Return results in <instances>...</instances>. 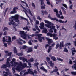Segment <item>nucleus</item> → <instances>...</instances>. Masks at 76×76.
<instances>
[{
	"label": "nucleus",
	"mask_w": 76,
	"mask_h": 76,
	"mask_svg": "<svg viewBox=\"0 0 76 76\" xmlns=\"http://www.w3.org/2000/svg\"><path fill=\"white\" fill-rule=\"evenodd\" d=\"M15 61L16 59L15 58H13L12 60V61H11L10 62V63L12 64L11 65L12 66L16 67V68L14 67L12 68V69L13 71V73H16L15 70H20V66H23L22 63L21 62H20L19 63L16 62H15Z\"/></svg>",
	"instance_id": "obj_1"
},
{
	"label": "nucleus",
	"mask_w": 76,
	"mask_h": 76,
	"mask_svg": "<svg viewBox=\"0 0 76 76\" xmlns=\"http://www.w3.org/2000/svg\"><path fill=\"white\" fill-rule=\"evenodd\" d=\"M19 15H16L15 16H11V20H10V21H11V22L8 23V24L9 25H12V22H13L14 20H15V22H17L18 24H20V22L19 20ZM12 19H13V20H12Z\"/></svg>",
	"instance_id": "obj_2"
},
{
	"label": "nucleus",
	"mask_w": 76,
	"mask_h": 76,
	"mask_svg": "<svg viewBox=\"0 0 76 76\" xmlns=\"http://www.w3.org/2000/svg\"><path fill=\"white\" fill-rule=\"evenodd\" d=\"M45 22L46 23H47L48 24H45V26H46L48 28H50V29L49 30V32L51 33H53V29L51 28V22H50L47 20H45Z\"/></svg>",
	"instance_id": "obj_3"
},
{
	"label": "nucleus",
	"mask_w": 76,
	"mask_h": 76,
	"mask_svg": "<svg viewBox=\"0 0 76 76\" xmlns=\"http://www.w3.org/2000/svg\"><path fill=\"white\" fill-rule=\"evenodd\" d=\"M60 49H62V47H64V45H63V42H60V45L58 43L56 44V47H55L56 49H57L59 47Z\"/></svg>",
	"instance_id": "obj_4"
},
{
	"label": "nucleus",
	"mask_w": 76,
	"mask_h": 76,
	"mask_svg": "<svg viewBox=\"0 0 76 76\" xmlns=\"http://www.w3.org/2000/svg\"><path fill=\"white\" fill-rule=\"evenodd\" d=\"M20 34L21 35V37L23 38V39H26V34L23 31H21L20 32Z\"/></svg>",
	"instance_id": "obj_5"
},
{
	"label": "nucleus",
	"mask_w": 76,
	"mask_h": 76,
	"mask_svg": "<svg viewBox=\"0 0 76 76\" xmlns=\"http://www.w3.org/2000/svg\"><path fill=\"white\" fill-rule=\"evenodd\" d=\"M28 72H26L25 73V75H28V74H30V75H32V74H34V72L32 71V69H28Z\"/></svg>",
	"instance_id": "obj_6"
},
{
	"label": "nucleus",
	"mask_w": 76,
	"mask_h": 76,
	"mask_svg": "<svg viewBox=\"0 0 76 76\" xmlns=\"http://www.w3.org/2000/svg\"><path fill=\"white\" fill-rule=\"evenodd\" d=\"M16 10H18V8L17 7H14L13 8V11H11L10 12V14H15V13H16L17 12Z\"/></svg>",
	"instance_id": "obj_7"
},
{
	"label": "nucleus",
	"mask_w": 76,
	"mask_h": 76,
	"mask_svg": "<svg viewBox=\"0 0 76 76\" xmlns=\"http://www.w3.org/2000/svg\"><path fill=\"white\" fill-rule=\"evenodd\" d=\"M19 40H17V44H19L20 45H22V42H20V41H23V43L24 44H25V43H26V42H25V41H23V40H22V39H21L19 38Z\"/></svg>",
	"instance_id": "obj_8"
},
{
	"label": "nucleus",
	"mask_w": 76,
	"mask_h": 76,
	"mask_svg": "<svg viewBox=\"0 0 76 76\" xmlns=\"http://www.w3.org/2000/svg\"><path fill=\"white\" fill-rule=\"evenodd\" d=\"M42 34H38L37 35V37H38V40L40 42H42V37L41 36H42Z\"/></svg>",
	"instance_id": "obj_9"
},
{
	"label": "nucleus",
	"mask_w": 76,
	"mask_h": 76,
	"mask_svg": "<svg viewBox=\"0 0 76 76\" xmlns=\"http://www.w3.org/2000/svg\"><path fill=\"white\" fill-rule=\"evenodd\" d=\"M6 64H3L1 67V68L5 69V68H6V67H10V65H9L8 64H7V63H6Z\"/></svg>",
	"instance_id": "obj_10"
},
{
	"label": "nucleus",
	"mask_w": 76,
	"mask_h": 76,
	"mask_svg": "<svg viewBox=\"0 0 76 76\" xmlns=\"http://www.w3.org/2000/svg\"><path fill=\"white\" fill-rule=\"evenodd\" d=\"M40 1H41V9L43 10L45 9V6H43L44 4V0H40Z\"/></svg>",
	"instance_id": "obj_11"
},
{
	"label": "nucleus",
	"mask_w": 76,
	"mask_h": 76,
	"mask_svg": "<svg viewBox=\"0 0 76 76\" xmlns=\"http://www.w3.org/2000/svg\"><path fill=\"white\" fill-rule=\"evenodd\" d=\"M46 39L47 41H48V44H51V43H53V41L51 40V39H49L48 38H47Z\"/></svg>",
	"instance_id": "obj_12"
},
{
	"label": "nucleus",
	"mask_w": 76,
	"mask_h": 76,
	"mask_svg": "<svg viewBox=\"0 0 76 76\" xmlns=\"http://www.w3.org/2000/svg\"><path fill=\"white\" fill-rule=\"evenodd\" d=\"M20 60H22L23 61H26V62H28V60L27 59L25 58L22 57L20 56L19 57Z\"/></svg>",
	"instance_id": "obj_13"
},
{
	"label": "nucleus",
	"mask_w": 76,
	"mask_h": 76,
	"mask_svg": "<svg viewBox=\"0 0 76 76\" xmlns=\"http://www.w3.org/2000/svg\"><path fill=\"white\" fill-rule=\"evenodd\" d=\"M53 39H55V40H57V39H58V37H57V34H56L54 33L53 34Z\"/></svg>",
	"instance_id": "obj_14"
},
{
	"label": "nucleus",
	"mask_w": 76,
	"mask_h": 76,
	"mask_svg": "<svg viewBox=\"0 0 76 76\" xmlns=\"http://www.w3.org/2000/svg\"><path fill=\"white\" fill-rule=\"evenodd\" d=\"M74 63H75V64H74L73 66H72V69H74L75 70H76V61H73Z\"/></svg>",
	"instance_id": "obj_15"
},
{
	"label": "nucleus",
	"mask_w": 76,
	"mask_h": 76,
	"mask_svg": "<svg viewBox=\"0 0 76 76\" xmlns=\"http://www.w3.org/2000/svg\"><path fill=\"white\" fill-rule=\"evenodd\" d=\"M10 61V58H7V62H6V63H7V64H9V65L11 66V64H10V63H9V61Z\"/></svg>",
	"instance_id": "obj_16"
},
{
	"label": "nucleus",
	"mask_w": 76,
	"mask_h": 76,
	"mask_svg": "<svg viewBox=\"0 0 76 76\" xmlns=\"http://www.w3.org/2000/svg\"><path fill=\"white\" fill-rule=\"evenodd\" d=\"M40 25L41 26L40 27L41 29H42L44 28V23L43 22H42L40 23Z\"/></svg>",
	"instance_id": "obj_17"
},
{
	"label": "nucleus",
	"mask_w": 76,
	"mask_h": 76,
	"mask_svg": "<svg viewBox=\"0 0 76 76\" xmlns=\"http://www.w3.org/2000/svg\"><path fill=\"white\" fill-rule=\"evenodd\" d=\"M43 30L42 31V33H45V34H47V30L46 28H44Z\"/></svg>",
	"instance_id": "obj_18"
},
{
	"label": "nucleus",
	"mask_w": 76,
	"mask_h": 76,
	"mask_svg": "<svg viewBox=\"0 0 76 76\" xmlns=\"http://www.w3.org/2000/svg\"><path fill=\"white\" fill-rule=\"evenodd\" d=\"M75 48H73L72 50V55L73 56L75 54L74 53L75 52L76 53V50H75Z\"/></svg>",
	"instance_id": "obj_19"
},
{
	"label": "nucleus",
	"mask_w": 76,
	"mask_h": 76,
	"mask_svg": "<svg viewBox=\"0 0 76 76\" xmlns=\"http://www.w3.org/2000/svg\"><path fill=\"white\" fill-rule=\"evenodd\" d=\"M47 36L50 37H53V34L52 33H48L47 34Z\"/></svg>",
	"instance_id": "obj_20"
},
{
	"label": "nucleus",
	"mask_w": 76,
	"mask_h": 76,
	"mask_svg": "<svg viewBox=\"0 0 76 76\" xmlns=\"http://www.w3.org/2000/svg\"><path fill=\"white\" fill-rule=\"evenodd\" d=\"M40 68L42 70H43V71H45V72L46 73H47V70L46 69H45L44 68V67L42 66Z\"/></svg>",
	"instance_id": "obj_21"
},
{
	"label": "nucleus",
	"mask_w": 76,
	"mask_h": 76,
	"mask_svg": "<svg viewBox=\"0 0 76 76\" xmlns=\"http://www.w3.org/2000/svg\"><path fill=\"white\" fill-rule=\"evenodd\" d=\"M52 46H49V48L48 50V53H50V51H51V49H52Z\"/></svg>",
	"instance_id": "obj_22"
},
{
	"label": "nucleus",
	"mask_w": 76,
	"mask_h": 76,
	"mask_svg": "<svg viewBox=\"0 0 76 76\" xmlns=\"http://www.w3.org/2000/svg\"><path fill=\"white\" fill-rule=\"evenodd\" d=\"M23 28V30H27L28 31H29V28H28V26H26V27Z\"/></svg>",
	"instance_id": "obj_23"
},
{
	"label": "nucleus",
	"mask_w": 76,
	"mask_h": 76,
	"mask_svg": "<svg viewBox=\"0 0 76 76\" xmlns=\"http://www.w3.org/2000/svg\"><path fill=\"white\" fill-rule=\"evenodd\" d=\"M51 19L52 20H56V22H58V19L56 18H51Z\"/></svg>",
	"instance_id": "obj_24"
},
{
	"label": "nucleus",
	"mask_w": 76,
	"mask_h": 76,
	"mask_svg": "<svg viewBox=\"0 0 76 76\" xmlns=\"http://www.w3.org/2000/svg\"><path fill=\"white\" fill-rule=\"evenodd\" d=\"M14 53L17 54V49L15 47H14Z\"/></svg>",
	"instance_id": "obj_25"
},
{
	"label": "nucleus",
	"mask_w": 76,
	"mask_h": 76,
	"mask_svg": "<svg viewBox=\"0 0 76 76\" xmlns=\"http://www.w3.org/2000/svg\"><path fill=\"white\" fill-rule=\"evenodd\" d=\"M32 51V49L31 48H30L28 49V51H27V53H31Z\"/></svg>",
	"instance_id": "obj_26"
},
{
	"label": "nucleus",
	"mask_w": 76,
	"mask_h": 76,
	"mask_svg": "<svg viewBox=\"0 0 76 76\" xmlns=\"http://www.w3.org/2000/svg\"><path fill=\"white\" fill-rule=\"evenodd\" d=\"M51 59L54 61H56L57 60L56 58L54 56H52L51 57Z\"/></svg>",
	"instance_id": "obj_27"
},
{
	"label": "nucleus",
	"mask_w": 76,
	"mask_h": 76,
	"mask_svg": "<svg viewBox=\"0 0 76 76\" xmlns=\"http://www.w3.org/2000/svg\"><path fill=\"white\" fill-rule=\"evenodd\" d=\"M12 24L13 26H15V27H16L17 26H19L18 24H16V23H15V22H13L12 23Z\"/></svg>",
	"instance_id": "obj_28"
},
{
	"label": "nucleus",
	"mask_w": 76,
	"mask_h": 76,
	"mask_svg": "<svg viewBox=\"0 0 76 76\" xmlns=\"http://www.w3.org/2000/svg\"><path fill=\"white\" fill-rule=\"evenodd\" d=\"M8 41H7V42H11L12 41L11 40V38L10 36H8Z\"/></svg>",
	"instance_id": "obj_29"
},
{
	"label": "nucleus",
	"mask_w": 76,
	"mask_h": 76,
	"mask_svg": "<svg viewBox=\"0 0 76 76\" xmlns=\"http://www.w3.org/2000/svg\"><path fill=\"white\" fill-rule=\"evenodd\" d=\"M31 5L32 6V7L33 9H35V5L34 4V3L32 2L31 4Z\"/></svg>",
	"instance_id": "obj_30"
},
{
	"label": "nucleus",
	"mask_w": 76,
	"mask_h": 76,
	"mask_svg": "<svg viewBox=\"0 0 76 76\" xmlns=\"http://www.w3.org/2000/svg\"><path fill=\"white\" fill-rule=\"evenodd\" d=\"M39 65V63L38 62L35 63L34 64V67H36V66H37Z\"/></svg>",
	"instance_id": "obj_31"
},
{
	"label": "nucleus",
	"mask_w": 76,
	"mask_h": 76,
	"mask_svg": "<svg viewBox=\"0 0 76 76\" xmlns=\"http://www.w3.org/2000/svg\"><path fill=\"white\" fill-rule=\"evenodd\" d=\"M3 73H5V74H4V76H8V72H5V71H3Z\"/></svg>",
	"instance_id": "obj_32"
},
{
	"label": "nucleus",
	"mask_w": 76,
	"mask_h": 76,
	"mask_svg": "<svg viewBox=\"0 0 76 76\" xmlns=\"http://www.w3.org/2000/svg\"><path fill=\"white\" fill-rule=\"evenodd\" d=\"M35 28L38 31H39V32H40V31H41V30H40V29H39V28H38V26L37 25L35 26Z\"/></svg>",
	"instance_id": "obj_33"
},
{
	"label": "nucleus",
	"mask_w": 76,
	"mask_h": 76,
	"mask_svg": "<svg viewBox=\"0 0 76 76\" xmlns=\"http://www.w3.org/2000/svg\"><path fill=\"white\" fill-rule=\"evenodd\" d=\"M49 64L50 65L51 67H53V66H54V64L52 63V61H50L49 62Z\"/></svg>",
	"instance_id": "obj_34"
},
{
	"label": "nucleus",
	"mask_w": 76,
	"mask_h": 76,
	"mask_svg": "<svg viewBox=\"0 0 76 76\" xmlns=\"http://www.w3.org/2000/svg\"><path fill=\"white\" fill-rule=\"evenodd\" d=\"M5 30H7V31H8V28L7 27H4V29L3 30V31H5Z\"/></svg>",
	"instance_id": "obj_35"
},
{
	"label": "nucleus",
	"mask_w": 76,
	"mask_h": 76,
	"mask_svg": "<svg viewBox=\"0 0 76 76\" xmlns=\"http://www.w3.org/2000/svg\"><path fill=\"white\" fill-rule=\"evenodd\" d=\"M34 58H31L30 60H29V61L30 62H33V61H34Z\"/></svg>",
	"instance_id": "obj_36"
},
{
	"label": "nucleus",
	"mask_w": 76,
	"mask_h": 76,
	"mask_svg": "<svg viewBox=\"0 0 76 76\" xmlns=\"http://www.w3.org/2000/svg\"><path fill=\"white\" fill-rule=\"evenodd\" d=\"M62 6H64V7L65 8H66V9H67V6L66 4H62Z\"/></svg>",
	"instance_id": "obj_37"
},
{
	"label": "nucleus",
	"mask_w": 76,
	"mask_h": 76,
	"mask_svg": "<svg viewBox=\"0 0 76 76\" xmlns=\"http://www.w3.org/2000/svg\"><path fill=\"white\" fill-rule=\"evenodd\" d=\"M42 13H43V15H44V14H45V15H46L47 14V11H45L44 12V11H42Z\"/></svg>",
	"instance_id": "obj_38"
},
{
	"label": "nucleus",
	"mask_w": 76,
	"mask_h": 76,
	"mask_svg": "<svg viewBox=\"0 0 76 76\" xmlns=\"http://www.w3.org/2000/svg\"><path fill=\"white\" fill-rule=\"evenodd\" d=\"M28 13H29V14H30V15H31V16H33V15H32V14L31 12V10H29Z\"/></svg>",
	"instance_id": "obj_39"
},
{
	"label": "nucleus",
	"mask_w": 76,
	"mask_h": 76,
	"mask_svg": "<svg viewBox=\"0 0 76 76\" xmlns=\"http://www.w3.org/2000/svg\"><path fill=\"white\" fill-rule=\"evenodd\" d=\"M64 52L67 53L68 52V50L67 49V48H64Z\"/></svg>",
	"instance_id": "obj_40"
},
{
	"label": "nucleus",
	"mask_w": 76,
	"mask_h": 76,
	"mask_svg": "<svg viewBox=\"0 0 76 76\" xmlns=\"http://www.w3.org/2000/svg\"><path fill=\"white\" fill-rule=\"evenodd\" d=\"M56 16H57V18H59L60 16V14H58V13H56Z\"/></svg>",
	"instance_id": "obj_41"
},
{
	"label": "nucleus",
	"mask_w": 76,
	"mask_h": 76,
	"mask_svg": "<svg viewBox=\"0 0 76 76\" xmlns=\"http://www.w3.org/2000/svg\"><path fill=\"white\" fill-rule=\"evenodd\" d=\"M54 11L55 13H58V10H57V9H55L54 10Z\"/></svg>",
	"instance_id": "obj_42"
},
{
	"label": "nucleus",
	"mask_w": 76,
	"mask_h": 76,
	"mask_svg": "<svg viewBox=\"0 0 76 76\" xmlns=\"http://www.w3.org/2000/svg\"><path fill=\"white\" fill-rule=\"evenodd\" d=\"M71 74L72 75H76V72H71Z\"/></svg>",
	"instance_id": "obj_43"
},
{
	"label": "nucleus",
	"mask_w": 76,
	"mask_h": 76,
	"mask_svg": "<svg viewBox=\"0 0 76 76\" xmlns=\"http://www.w3.org/2000/svg\"><path fill=\"white\" fill-rule=\"evenodd\" d=\"M37 19H39V20H42V19L41 18H40V16H38L37 17Z\"/></svg>",
	"instance_id": "obj_44"
},
{
	"label": "nucleus",
	"mask_w": 76,
	"mask_h": 76,
	"mask_svg": "<svg viewBox=\"0 0 76 76\" xmlns=\"http://www.w3.org/2000/svg\"><path fill=\"white\" fill-rule=\"evenodd\" d=\"M21 19H23L24 20H28L24 17H21Z\"/></svg>",
	"instance_id": "obj_45"
},
{
	"label": "nucleus",
	"mask_w": 76,
	"mask_h": 76,
	"mask_svg": "<svg viewBox=\"0 0 76 76\" xmlns=\"http://www.w3.org/2000/svg\"><path fill=\"white\" fill-rule=\"evenodd\" d=\"M57 59L58 60H59V61H63V59H60V58H57Z\"/></svg>",
	"instance_id": "obj_46"
},
{
	"label": "nucleus",
	"mask_w": 76,
	"mask_h": 76,
	"mask_svg": "<svg viewBox=\"0 0 76 76\" xmlns=\"http://www.w3.org/2000/svg\"><path fill=\"white\" fill-rule=\"evenodd\" d=\"M27 47L26 45H24L23 46V49H26V48Z\"/></svg>",
	"instance_id": "obj_47"
},
{
	"label": "nucleus",
	"mask_w": 76,
	"mask_h": 76,
	"mask_svg": "<svg viewBox=\"0 0 76 76\" xmlns=\"http://www.w3.org/2000/svg\"><path fill=\"white\" fill-rule=\"evenodd\" d=\"M16 36H14L12 38V40L13 41V40L14 39H16Z\"/></svg>",
	"instance_id": "obj_48"
},
{
	"label": "nucleus",
	"mask_w": 76,
	"mask_h": 76,
	"mask_svg": "<svg viewBox=\"0 0 76 76\" xmlns=\"http://www.w3.org/2000/svg\"><path fill=\"white\" fill-rule=\"evenodd\" d=\"M3 43H4V42H5V41H6V40H5V37H3Z\"/></svg>",
	"instance_id": "obj_49"
},
{
	"label": "nucleus",
	"mask_w": 76,
	"mask_h": 76,
	"mask_svg": "<svg viewBox=\"0 0 76 76\" xmlns=\"http://www.w3.org/2000/svg\"><path fill=\"white\" fill-rule=\"evenodd\" d=\"M37 35H38V34H32V35L31 36L32 37H34V36H35V37H37L38 36Z\"/></svg>",
	"instance_id": "obj_50"
},
{
	"label": "nucleus",
	"mask_w": 76,
	"mask_h": 76,
	"mask_svg": "<svg viewBox=\"0 0 76 76\" xmlns=\"http://www.w3.org/2000/svg\"><path fill=\"white\" fill-rule=\"evenodd\" d=\"M4 46L5 47L7 48V43H4Z\"/></svg>",
	"instance_id": "obj_51"
},
{
	"label": "nucleus",
	"mask_w": 76,
	"mask_h": 76,
	"mask_svg": "<svg viewBox=\"0 0 76 76\" xmlns=\"http://www.w3.org/2000/svg\"><path fill=\"white\" fill-rule=\"evenodd\" d=\"M12 53L11 52L9 53L8 54V56H11Z\"/></svg>",
	"instance_id": "obj_52"
},
{
	"label": "nucleus",
	"mask_w": 76,
	"mask_h": 76,
	"mask_svg": "<svg viewBox=\"0 0 76 76\" xmlns=\"http://www.w3.org/2000/svg\"><path fill=\"white\" fill-rule=\"evenodd\" d=\"M47 4L48 5H50L51 4V3L49 1H47Z\"/></svg>",
	"instance_id": "obj_53"
},
{
	"label": "nucleus",
	"mask_w": 76,
	"mask_h": 76,
	"mask_svg": "<svg viewBox=\"0 0 76 76\" xmlns=\"http://www.w3.org/2000/svg\"><path fill=\"white\" fill-rule=\"evenodd\" d=\"M69 8L70 9H71V10H72L73 9V5H71L70 6Z\"/></svg>",
	"instance_id": "obj_54"
},
{
	"label": "nucleus",
	"mask_w": 76,
	"mask_h": 76,
	"mask_svg": "<svg viewBox=\"0 0 76 76\" xmlns=\"http://www.w3.org/2000/svg\"><path fill=\"white\" fill-rule=\"evenodd\" d=\"M46 60L48 61H50V58L48 57H46Z\"/></svg>",
	"instance_id": "obj_55"
},
{
	"label": "nucleus",
	"mask_w": 76,
	"mask_h": 76,
	"mask_svg": "<svg viewBox=\"0 0 76 76\" xmlns=\"http://www.w3.org/2000/svg\"><path fill=\"white\" fill-rule=\"evenodd\" d=\"M28 44H29V45H31L32 44V42H31V40H30L28 42Z\"/></svg>",
	"instance_id": "obj_56"
},
{
	"label": "nucleus",
	"mask_w": 76,
	"mask_h": 76,
	"mask_svg": "<svg viewBox=\"0 0 76 76\" xmlns=\"http://www.w3.org/2000/svg\"><path fill=\"white\" fill-rule=\"evenodd\" d=\"M54 72H57L58 71V69H56L53 70Z\"/></svg>",
	"instance_id": "obj_57"
},
{
	"label": "nucleus",
	"mask_w": 76,
	"mask_h": 76,
	"mask_svg": "<svg viewBox=\"0 0 76 76\" xmlns=\"http://www.w3.org/2000/svg\"><path fill=\"white\" fill-rule=\"evenodd\" d=\"M28 64L30 66V67H32V66H31V63L29 62L28 63Z\"/></svg>",
	"instance_id": "obj_58"
},
{
	"label": "nucleus",
	"mask_w": 76,
	"mask_h": 76,
	"mask_svg": "<svg viewBox=\"0 0 76 76\" xmlns=\"http://www.w3.org/2000/svg\"><path fill=\"white\" fill-rule=\"evenodd\" d=\"M49 46V45L48 44H47L45 46V48L46 49L47 48V47Z\"/></svg>",
	"instance_id": "obj_59"
},
{
	"label": "nucleus",
	"mask_w": 76,
	"mask_h": 76,
	"mask_svg": "<svg viewBox=\"0 0 76 76\" xmlns=\"http://www.w3.org/2000/svg\"><path fill=\"white\" fill-rule=\"evenodd\" d=\"M59 18L60 19H64V17L63 16V15H62L61 17L60 16L59 17Z\"/></svg>",
	"instance_id": "obj_60"
},
{
	"label": "nucleus",
	"mask_w": 76,
	"mask_h": 76,
	"mask_svg": "<svg viewBox=\"0 0 76 76\" xmlns=\"http://www.w3.org/2000/svg\"><path fill=\"white\" fill-rule=\"evenodd\" d=\"M54 30V33H56V32H57V29H56L55 28L54 29H53Z\"/></svg>",
	"instance_id": "obj_61"
},
{
	"label": "nucleus",
	"mask_w": 76,
	"mask_h": 76,
	"mask_svg": "<svg viewBox=\"0 0 76 76\" xmlns=\"http://www.w3.org/2000/svg\"><path fill=\"white\" fill-rule=\"evenodd\" d=\"M51 27L52 29H55V26H52Z\"/></svg>",
	"instance_id": "obj_62"
},
{
	"label": "nucleus",
	"mask_w": 76,
	"mask_h": 76,
	"mask_svg": "<svg viewBox=\"0 0 76 76\" xmlns=\"http://www.w3.org/2000/svg\"><path fill=\"white\" fill-rule=\"evenodd\" d=\"M7 34V32H4L3 34L4 35H6Z\"/></svg>",
	"instance_id": "obj_63"
},
{
	"label": "nucleus",
	"mask_w": 76,
	"mask_h": 76,
	"mask_svg": "<svg viewBox=\"0 0 76 76\" xmlns=\"http://www.w3.org/2000/svg\"><path fill=\"white\" fill-rule=\"evenodd\" d=\"M39 23L38 21H37L36 22V23L37 25H38L39 24Z\"/></svg>",
	"instance_id": "obj_64"
}]
</instances>
